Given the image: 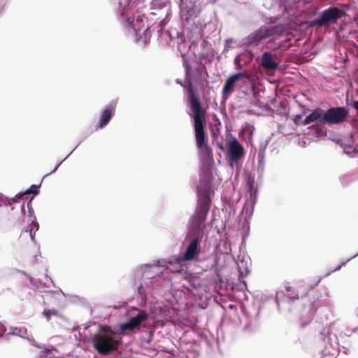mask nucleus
<instances>
[{
    "label": "nucleus",
    "instance_id": "1",
    "mask_svg": "<svg viewBox=\"0 0 358 358\" xmlns=\"http://www.w3.org/2000/svg\"><path fill=\"white\" fill-rule=\"evenodd\" d=\"M183 66L185 69V75L188 80L185 85L180 83V84L186 88L187 92V102L190 110L192 112L191 115L194 121V130L195 135L196 145L198 149L205 155L210 156L211 149L208 145V136L205 131V126L206 124V110L204 108L200 101L199 97L195 93L192 83L191 81V64L189 61L183 57Z\"/></svg>",
    "mask_w": 358,
    "mask_h": 358
},
{
    "label": "nucleus",
    "instance_id": "2",
    "mask_svg": "<svg viewBox=\"0 0 358 358\" xmlns=\"http://www.w3.org/2000/svg\"><path fill=\"white\" fill-rule=\"evenodd\" d=\"M352 331L348 329L345 324L336 321L328 327L323 328L320 333L322 347L320 358H336L339 352V338L349 336Z\"/></svg>",
    "mask_w": 358,
    "mask_h": 358
},
{
    "label": "nucleus",
    "instance_id": "3",
    "mask_svg": "<svg viewBox=\"0 0 358 358\" xmlns=\"http://www.w3.org/2000/svg\"><path fill=\"white\" fill-rule=\"evenodd\" d=\"M121 341L122 337L109 326H102L101 332L95 334L92 338L93 347L102 355L116 351Z\"/></svg>",
    "mask_w": 358,
    "mask_h": 358
},
{
    "label": "nucleus",
    "instance_id": "4",
    "mask_svg": "<svg viewBox=\"0 0 358 358\" xmlns=\"http://www.w3.org/2000/svg\"><path fill=\"white\" fill-rule=\"evenodd\" d=\"M210 188L208 185L199 189L197 206L192 218V224L197 230L201 229L208 213L210 206Z\"/></svg>",
    "mask_w": 358,
    "mask_h": 358
},
{
    "label": "nucleus",
    "instance_id": "5",
    "mask_svg": "<svg viewBox=\"0 0 358 358\" xmlns=\"http://www.w3.org/2000/svg\"><path fill=\"white\" fill-rule=\"evenodd\" d=\"M283 32L284 27L282 25L262 26L259 29L248 36V44L258 45L268 38L275 35H281Z\"/></svg>",
    "mask_w": 358,
    "mask_h": 358
},
{
    "label": "nucleus",
    "instance_id": "6",
    "mask_svg": "<svg viewBox=\"0 0 358 358\" xmlns=\"http://www.w3.org/2000/svg\"><path fill=\"white\" fill-rule=\"evenodd\" d=\"M344 15V12L336 7L324 10L320 17L315 19V26H328L335 23Z\"/></svg>",
    "mask_w": 358,
    "mask_h": 358
},
{
    "label": "nucleus",
    "instance_id": "7",
    "mask_svg": "<svg viewBox=\"0 0 358 358\" xmlns=\"http://www.w3.org/2000/svg\"><path fill=\"white\" fill-rule=\"evenodd\" d=\"M200 241L199 236L197 235L190 241L183 256H178L175 259L176 263L181 266L183 262H189L196 259L200 254L199 247Z\"/></svg>",
    "mask_w": 358,
    "mask_h": 358
},
{
    "label": "nucleus",
    "instance_id": "8",
    "mask_svg": "<svg viewBox=\"0 0 358 358\" xmlns=\"http://www.w3.org/2000/svg\"><path fill=\"white\" fill-rule=\"evenodd\" d=\"M348 115V110L344 107L332 108L325 111L324 122L330 124L343 122Z\"/></svg>",
    "mask_w": 358,
    "mask_h": 358
},
{
    "label": "nucleus",
    "instance_id": "9",
    "mask_svg": "<svg viewBox=\"0 0 358 358\" xmlns=\"http://www.w3.org/2000/svg\"><path fill=\"white\" fill-rule=\"evenodd\" d=\"M242 78H246L248 80L250 79V76L246 72H239L230 76L226 80L222 88V94L224 99H227L229 95L234 92L235 84L239 81Z\"/></svg>",
    "mask_w": 358,
    "mask_h": 358
},
{
    "label": "nucleus",
    "instance_id": "10",
    "mask_svg": "<svg viewBox=\"0 0 358 358\" xmlns=\"http://www.w3.org/2000/svg\"><path fill=\"white\" fill-rule=\"evenodd\" d=\"M149 315L145 310H140L138 313L131 317L128 322L122 324L120 330L124 332L125 331H133L134 329L140 327L141 324L148 320Z\"/></svg>",
    "mask_w": 358,
    "mask_h": 358
},
{
    "label": "nucleus",
    "instance_id": "11",
    "mask_svg": "<svg viewBox=\"0 0 358 358\" xmlns=\"http://www.w3.org/2000/svg\"><path fill=\"white\" fill-rule=\"evenodd\" d=\"M228 152L230 160L237 162L243 157L244 148L236 138H234L229 143Z\"/></svg>",
    "mask_w": 358,
    "mask_h": 358
},
{
    "label": "nucleus",
    "instance_id": "12",
    "mask_svg": "<svg viewBox=\"0 0 358 358\" xmlns=\"http://www.w3.org/2000/svg\"><path fill=\"white\" fill-rule=\"evenodd\" d=\"M261 65L268 71H274L278 67V63L274 61L272 54L269 52H264L262 54Z\"/></svg>",
    "mask_w": 358,
    "mask_h": 358
},
{
    "label": "nucleus",
    "instance_id": "13",
    "mask_svg": "<svg viewBox=\"0 0 358 358\" xmlns=\"http://www.w3.org/2000/svg\"><path fill=\"white\" fill-rule=\"evenodd\" d=\"M115 106H111L109 108L104 109L100 114V120L99 122V128H103L110 120L111 117L114 115Z\"/></svg>",
    "mask_w": 358,
    "mask_h": 358
},
{
    "label": "nucleus",
    "instance_id": "14",
    "mask_svg": "<svg viewBox=\"0 0 358 358\" xmlns=\"http://www.w3.org/2000/svg\"><path fill=\"white\" fill-rule=\"evenodd\" d=\"M308 129L309 131L304 133L301 138L300 143L302 146L309 145L313 141V134L311 133V127H308Z\"/></svg>",
    "mask_w": 358,
    "mask_h": 358
},
{
    "label": "nucleus",
    "instance_id": "15",
    "mask_svg": "<svg viewBox=\"0 0 358 358\" xmlns=\"http://www.w3.org/2000/svg\"><path fill=\"white\" fill-rule=\"evenodd\" d=\"M324 115L325 111L320 108L315 109V122L317 120H320L321 122L326 123L324 122Z\"/></svg>",
    "mask_w": 358,
    "mask_h": 358
},
{
    "label": "nucleus",
    "instance_id": "16",
    "mask_svg": "<svg viewBox=\"0 0 358 358\" xmlns=\"http://www.w3.org/2000/svg\"><path fill=\"white\" fill-rule=\"evenodd\" d=\"M195 72L196 80H199L201 78L203 73L206 72V73L208 74L206 71V68L205 65L203 64L202 63L199 64L198 66L195 69Z\"/></svg>",
    "mask_w": 358,
    "mask_h": 358
},
{
    "label": "nucleus",
    "instance_id": "17",
    "mask_svg": "<svg viewBox=\"0 0 358 358\" xmlns=\"http://www.w3.org/2000/svg\"><path fill=\"white\" fill-rule=\"evenodd\" d=\"M186 278L188 279L189 282L193 287L196 288L201 285L199 279L194 274H189L187 277H186Z\"/></svg>",
    "mask_w": 358,
    "mask_h": 358
},
{
    "label": "nucleus",
    "instance_id": "18",
    "mask_svg": "<svg viewBox=\"0 0 358 358\" xmlns=\"http://www.w3.org/2000/svg\"><path fill=\"white\" fill-rule=\"evenodd\" d=\"M58 315V311L55 309H45L43 312V315L48 320H50L51 316H57Z\"/></svg>",
    "mask_w": 358,
    "mask_h": 358
},
{
    "label": "nucleus",
    "instance_id": "19",
    "mask_svg": "<svg viewBox=\"0 0 358 358\" xmlns=\"http://www.w3.org/2000/svg\"><path fill=\"white\" fill-rule=\"evenodd\" d=\"M312 319H313V314L311 313H310L306 317H301V328H303L305 327V326L308 324H310L311 322H312Z\"/></svg>",
    "mask_w": 358,
    "mask_h": 358
},
{
    "label": "nucleus",
    "instance_id": "20",
    "mask_svg": "<svg viewBox=\"0 0 358 358\" xmlns=\"http://www.w3.org/2000/svg\"><path fill=\"white\" fill-rule=\"evenodd\" d=\"M285 290L287 292H290V294H289L288 296L292 300H294V299H296L299 298L298 296L294 295V288L292 286H291L290 285H287L285 286Z\"/></svg>",
    "mask_w": 358,
    "mask_h": 358
},
{
    "label": "nucleus",
    "instance_id": "21",
    "mask_svg": "<svg viewBox=\"0 0 358 358\" xmlns=\"http://www.w3.org/2000/svg\"><path fill=\"white\" fill-rule=\"evenodd\" d=\"M37 188H38V187L36 185H33L29 189H27L24 193L21 194L19 196V198H22L24 195H26V194H36L38 192Z\"/></svg>",
    "mask_w": 358,
    "mask_h": 358
},
{
    "label": "nucleus",
    "instance_id": "22",
    "mask_svg": "<svg viewBox=\"0 0 358 358\" xmlns=\"http://www.w3.org/2000/svg\"><path fill=\"white\" fill-rule=\"evenodd\" d=\"M313 122V112L310 113L303 120H302L301 124L307 125Z\"/></svg>",
    "mask_w": 358,
    "mask_h": 358
},
{
    "label": "nucleus",
    "instance_id": "23",
    "mask_svg": "<svg viewBox=\"0 0 358 358\" xmlns=\"http://www.w3.org/2000/svg\"><path fill=\"white\" fill-rule=\"evenodd\" d=\"M302 117H303L302 115H296L294 116L292 120L296 124L299 125V124H301Z\"/></svg>",
    "mask_w": 358,
    "mask_h": 358
},
{
    "label": "nucleus",
    "instance_id": "24",
    "mask_svg": "<svg viewBox=\"0 0 358 358\" xmlns=\"http://www.w3.org/2000/svg\"><path fill=\"white\" fill-rule=\"evenodd\" d=\"M234 64H235L236 66L237 67V69H241L243 68V65L241 63V59H240L239 55L236 57V58L234 59Z\"/></svg>",
    "mask_w": 358,
    "mask_h": 358
},
{
    "label": "nucleus",
    "instance_id": "25",
    "mask_svg": "<svg viewBox=\"0 0 358 358\" xmlns=\"http://www.w3.org/2000/svg\"><path fill=\"white\" fill-rule=\"evenodd\" d=\"M357 256H358V252L356 255H355L354 256H352V257L349 258L347 261L343 262L341 265H339L338 266L335 268L333 271L339 270L343 266H344L346 264V262H348V261H350V259H353L354 257H355Z\"/></svg>",
    "mask_w": 358,
    "mask_h": 358
},
{
    "label": "nucleus",
    "instance_id": "26",
    "mask_svg": "<svg viewBox=\"0 0 358 358\" xmlns=\"http://www.w3.org/2000/svg\"><path fill=\"white\" fill-rule=\"evenodd\" d=\"M5 331L6 329H4V327L0 325V336H2L3 334H4Z\"/></svg>",
    "mask_w": 358,
    "mask_h": 358
},
{
    "label": "nucleus",
    "instance_id": "27",
    "mask_svg": "<svg viewBox=\"0 0 358 358\" xmlns=\"http://www.w3.org/2000/svg\"><path fill=\"white\" fill-rule=\"evenodd\" d=\"M3 6H4L3 0H0V13L3 10Z\"/></svg>",
    "mask_w": 358,
    "mask_h": 358
},
{
    "label": "nucleus",
    "instance_id": "28",
    "mask_svg": "<svg viewBox=\"0 0 358 358\" xmlns=\"http://www.w3.org/2000/svg\"><path fill=\"white\" fill-rule=\"evenodd\" d=\"M353 107H354L357 110H358V101H354V102H353Z\"/></svg>",
    "mask_w": 358,
    "mask_h": 358
},
{
    "label": "nucleus",
    "instance_id": "29",
    "mask_svg": "<svg viewBox=\"0 0 358 358\" xmlns=\"http://www.w3.org/2000/svg\"><path fill=\"white\" fill-rule=\"evenodd\" d=\"M281 294H282V292H278L277 294H276V299L278 300V299L281 296Z\"/></svg>",
    "mask_w": 358,
    "mask_h": 358
},
{
    "label": "nucleus",
    "instance_id": "30",
    "mask_svg": "<svg viewBox=\"0 0 358 358\" xmlns=\"http://www.w3.org/2000/svg\"><path fill=\"white\" fill-rule=\"evenodd\" d=\"M126 21L127 22L128 24H131V21H130V18H127L126 19Z\"/></svg>",
    "mask_w": 358,
    "mask_h": 358
},
{
    "label": "nucleus",
    "instance_id": "31",
    "mask_svg": "<svg viewBox=\"0 0 358 358\" xmlns=\"http://www.w3.org/2000/svg\"><path fill=\"white\" fill-rule=\"evenodd\" d=\"M61 358H65V357H61Z\"/></svg>",
    "mask_w": 358,
    "mask_h": 358
}]
</instances>
